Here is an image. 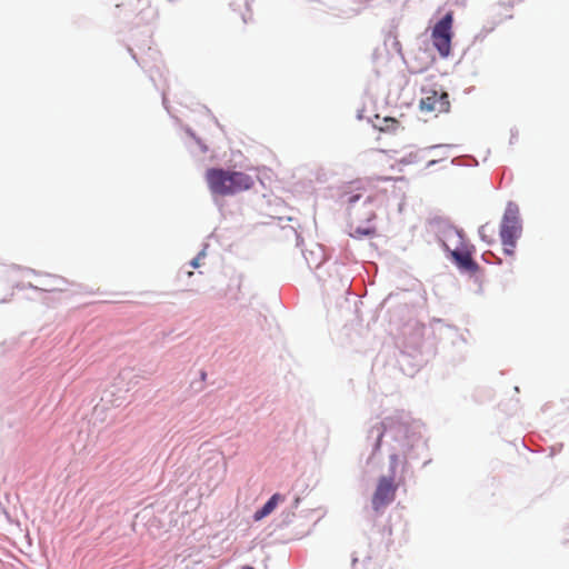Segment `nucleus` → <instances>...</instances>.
I'll list each match as a JSON object with an SVG mask.
<instances>
[{
  "label": "nucleus",
  "mask_w": 569,
  "mask_h": 569,
  "mask_svg": "<svg viewBox=\"0 0 569 569\" xmlns=\"http://www.w3.org/2000/svg\"><path fill=\"white\" fill-rule=\"evenodd\" d=\"M522 231V226L519 219L518 209L516 207H508L500 224V238L503 246V252L512 256L517 240Z\"/></svg>",
  "instance_id": "nucleus-2"
},
{
  "label": "nucleus",
  "mask_w": 569,
  "mask_h": 569,
  "mask_svg": "<svg viewBox=\"0 0 569 569\" xmlns=\"http://www.w3.org/2000/svg\"><path fill=\"white\" fill-rule=\"evenodd\" d=\"M422 93L423 96L419 104L421 111L435 113H442L449 111L450 101L447 92H439L435 89H423Z\"/></svg>",
  "instance_id": "nucleus-5"
},
{
  "label": "nucleus",
  "mask_w": 569,
  "mask_h": 569,
  "mask_svg": "<svg viewBox=\"0 0 569 569\" xmlns=\"http://www.w3.org/2000/svg\"><path fill=\"white\" fill-rule=\"evenodd\" d=\"M379 128L381 131L396 132L400 128V123L395 118H385Z\"/></svg>",
  "instance_id": "nucleus-9"
},
{
  "label": "nucleus",
  "mask_w": 569,
  "mask_h": 569,
  "mask_svg": "<svg viewBox=\"0 0 569 569\" xmlns=\"http://www.w3.org/2000/svg\"><path fill=\"white\" fill-rule=\"evenodd\" d=\"M436 162H437L436 160H429L427 166L430 167V166L435 164Z\"/></svg>",
  "instance_id": "nucleus-12"
},
{
  "label": "nucleus",
  "mask_w": 569,
  "mask_h": 569,
  "mask_svg": "<svg viewBox=\"0 0 569 569\" xmlns=\"http://www.w3.org/2000/svg\"><path fill=\"white\" fill-rule=\"evenodd\" d=\"M192 266L196 268L198 267V262L196 260L192 261Z\"/></svg>",
  "instance_id": "nucleus-15"
},
{
  "label": "nucleus",
  "mask_w": 569,
  "mask_h": 569,
  "mask_svg": "<svg viewBox=\"0 0 569 569\" xmlns=\"http://www.w3.org/2000/svg\"><path fill=\"white\" fill-rule=\"evenodd\" d=\"M473 247L461 241L460 246L450 250V256L457 267L470 274H475L479 270L478 263L472 259Z\"/></svg>",
  "instance_id": "nucleus-6"
},
{
  "label": "nucleus",
  "mask_w": 569,
  "mask_h": 569,
  "mask_svg": "<svg viewBox=\"0 0 569 569\" xmlns=\"http://www.w3.org/2000/svg\"><path fill=\"white\" fill-rule=\"evenodd\" d=\"M452 24L453 12L449 11L435 24L431 31L432 44L443 58L451 52Z\"/></svg>",
  "instance_id": "nucleus-3"
},
{
  "label": "nucleus",
  "mask_w": 569,
  "mask_h": 569,
  "mask_svg": "<svg viewBox=\"0 0 569 569\" xmlns=\"http://www.w3.org/2000/svg\"><path fill=\"white\" fill-rule=\"evenodd\" d=\"M390 178H378V180H385L388 181Z\"/></svg>",
  "instance_id": "nucleus-16"
},
{
  "label": "nucleus",
  "mask_w": 569,
  "mask_h": 569,
  "mask_svg": "<svg viewBox=\"0 0 569 569\" xmlns=\"http://www.w3.org/2000/svg\"><path fill=\"white\" fill-rule=\"evenodd\" d=\"M284 501V497L280 493H274L260 510L254 512V520H261L262 518L269 516L278 506V503Z\"/></svg>",
  "instance_id": "nucleus-7"
},
{
  "label": "nucleus",
  "mask_w": 569,
  "mask_h": 569,
  "mask_svg": "<svg viewBox=\"0 0 569 569\" xmlns=\"http://www.w3.org/2000/svg\"><path fill=\"white\" fill-rule=\"evenodd\" d=\"M385 432H386V426L385 423H378L376 426H373L371 429H370V433H376L377 436V440H376V445H375V449L376 450H379L380 447H381V442H382V438L385 436Z\"/></svg>",
  "instance_id": "nucleus-8"
},
{
  "label": "nucleus",
  "mask_w": 569,
  "mask_h": 569,
  "mask_svg": "<svg viewBox=\"0 0 569 569\" xmlns=\"http://www.w3.org/2000/svg\"><path fill=\"white\" fill-rule=\"evenodd\" d=\"M241 569H254V568L250 567V566H243Z\"/></svg>",
  "instance_id": "nucleus-14"
},
{
  "label": "nucleus",
  "mask_w": 569,
  "mask_h": 569,
  "mask_svg": "<svg viewBox=\"0 0 569 569\" xmlns=\"http://www.w3.org/2000/svg\"><path fill=\"white\" fill-rule=\"evenodd\" d=\"M397 486L393 478L381 477L378 480L377 488L373 492L371 503L376 512H380L389 506L396 497Z\"/></svg>",
  "instance_id": "nucleus-4"
},
{
  "label": "nucleus",
  "mask_w": 569,
  "mask_h": 569,
  "mask_svg": "<svg viewBox=\"0 0 569 569\" xmlns=\"http://www.w3.org/2000/svg\"><path fill=\"white\" fill-rule=\"evenodd\" d=\"M425 157L421 154V151H416V152H410L408 156L401 158L399 160V163L400 164H412V163H417L421 160H423Z\"/></svg>",
  "instance_id": "nucleus-10"
},
{
  "label": "nucleus",
  "mask_w": 569,
  "mask_h": 569,
  "mask_svg": "<svg viewBox=\"0 0 569 569\" xmlns=\"http://www.w3.org/2000/svg\"><path fill=\"white\" fill-rule=\"evenodd\" d=\"M483 230H485V227H481V236L485 238Z\"/></svg>",
  "instance_id": "nucleus-17"
},
{
  "label": "nucleus",
  "mask_w": 569,
  "mask_h": 569,
  "mask_svg": "<svg viewBox=\"0 0 569 569\" xmlns=\"http://www.w3.org/2000/svg\"><path fill=\"white\" fill-rule=\"evenodd\" d=\"M391 460H392L393 462H396V461H397V456H396V455L391 456Z\"/></svg>",
  "instance_id": "nucleus-13"
},
{
  "label": "nucleus",
  "mask_w": 569,
  "mask_h": 569,
  "mask_svg": "<svg viewBox=\"0 0 569 569\" xmlns=\"http://www.w3.org/2000/svg\"><path fill=\"white\" fill-rule=\"evenodd\" d=\"M360 189V187H356L352 190L345 192L343 197H346V202L348 204H353L361 198V193H353V191H359Z\"/></svg>",
  "instance_id": "nucleus-11"
},
{
  "label": "nucleus",
  "mask_w": 569,
  "mask_h": 569,
  "mask_svg": "<svg viewBox=\"0 0 569 569\" xmlns=\"http://www.w3.org/2000/svg\"><path fill=\"white\" fill-rule=\"evenodd\" d=\"M204 179L210 192L221 197L233 196L254 186L253 178L248 173L222 168H209Z\"/></svg>",
  "instance_id": "nucleus-1"
}]
</instances>
